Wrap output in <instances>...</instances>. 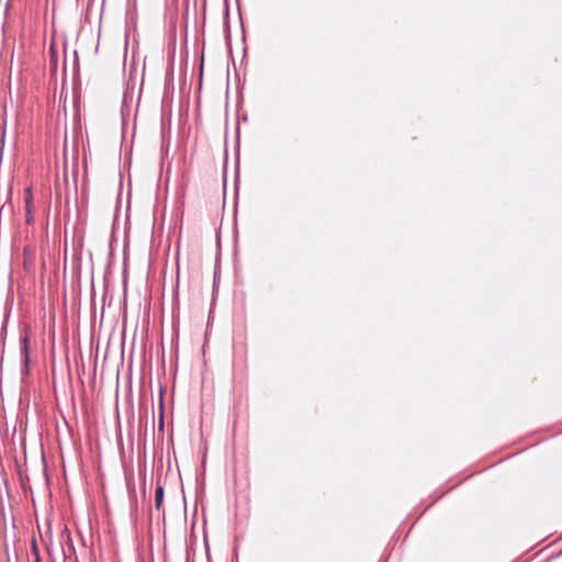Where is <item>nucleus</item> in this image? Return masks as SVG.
<instances>
[{
    "mask_svg": "<svg viewBox=\"0 0 562 562\" xmlns=\"http://www.w3.org/2000/svg\"><path fill=\"white\" fill-rule=\"evenodd\" d=\"M162 501H164V486L158 485L155 491V507L157 509H160Z\"/></svg>",
    "mask_w": 562,
    "mask_h": 562,
    "instance_id": "nucleus-3",
    "label": "nucleus"
},
{
    "mask_svg": "<svg viewBox=\"0 0 562 562\" xmlns=\"http://www.w3.org/2000/svg\"><path fill=\"white\" fill-rule=\"evenodd\" d=\"M159 428H160V429H162V428H164V419H162V415L160 416Z\"/></svg>",
    "mask_w": 562,
    "mask_h": 562,
    "instance_id": "nucleus-5",
    "label": "nucleus"
},
{
    "mask_svg": "<svg viewBox=\"0 0 562 562\" xmlns=\"http://www.w3.org/2000/svg\"><path fill=\"white\" fill-rule=\"evenodd\" d=\"M24 209H25V223L32 224L35 220L34 217V200L32 189L27 188L24 193Z\"/></svg>",
    "mask_w": 562,
    "mask_h": 562,
    "instance_id": "nucleus-2",
    "label": "nucleus"
},
{
    "mask_svg": "<svg viewBox=\"0 0 562 562\" xmlns=\"http://www.w3.org/2000/svg\"><path fill=\"white\" fill-rule=\"evenodd\" d=\"M32 550L35 554V562H40L38 549L35 541L32 542Z\"/></svg>",
    "mask_w": 562,
    "mask_h": 562,
    "instance_id": "nucleus-4",
    "label": "nucleus"
},
{
    "mask_svg": "<svg viewBox=\"0 0 562 562\" xmlns=\"http://www.w3.org/2000/svg\"><path fill=\"white\" fill-rule=\"evenodd\" d=\"M29 341H30V337L27 334L21 336L20 350H21L22 362H23V367L21 369L22 374L29 373V364H30Z\"/></svg>",
    "mask_w": 562,
    "mask_h": 562,
    "instance_id": "nucleus-1",
    "label": "nucleus"
}]
</instances>
